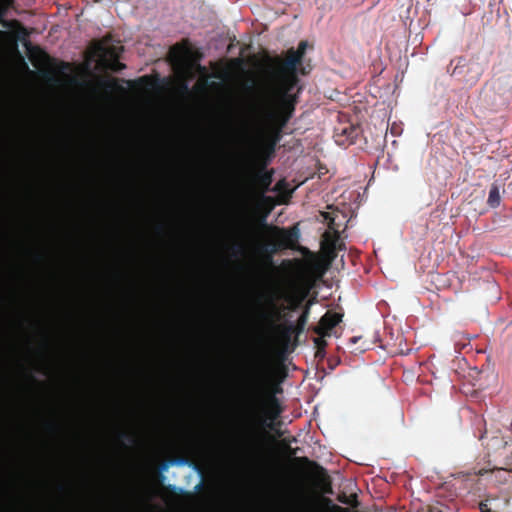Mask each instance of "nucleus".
<instances>
[{
  "label": "nucleus",
  "mask_w": 512,
  "mask_h": 512,
  "mask_svg": "<svg viewBox=\"0 0 512 512\" xmlns=\"http://www.w3.org/2000/svg\"><path fill=\"white\" fill-rule=\"evenodd\" d=\"M307 46L308 42L302 40L299 42L297 49L290 48L287 50L284 59L279 56L270 59L272 64L276 67V98L289 99L294 102H298L301 88L299 87L296 93H293L292 91L299 84L300 80L297 75V68L302 63Z\"/></svg>",
  "instance_id": "f257e3e1"
},
{
  "label": "nucleus",
  "mask_w": 512,
  "mask_h": 512,
  "mask_svg": "<svg viewBox=\"0 0 512 512\" xmlns=\"http://www.w3.org/2000/svg\"><path fill=\"white\" fill-rule=\"evenodd\" d=\"M297 103L289 99L275 97V105L265 114L268 127L261 142L263 153L268 156L274 154L276 146L282 138L283 129L294 115Z\"/></svg>",
  "instance_id": "f03ea898"
},
{
  "label": "nucleus",
  "mask_w": 512,
  "mask_h": 512,
  "mask_svg": "<svg viewBox=\"0 0 512 512\" xmlns=\"http://www.w3.org/2000/svg\"><path fill=\"white\" fill-rule=\"evenodd\" d=\"M25 431L22 415L16 413L4 396H0V439H15Z\"/></svg>",
  "instance_id": "7ed1b4c3"
},
{
  "label": "nucleus",
  "mask_w": 512,
  "mask_h": 512,
  "mask_svg": "<svg viewBox=\"0 0 512 512\" xmlns=\"http://www.w3.org/2000/svg\"><path fill=\"white\" fill-rule=\"evenodd\" d=\"M262 226L272 232L273 236L277 239L275 243H268L262 245L260 250L262 252L275 253L282 249H295L300 237V231L297 226L289 229L279 228L277 226H267L264 222Z\"/></svg>",
  "instance_id": "20e7f679"
},
{
  "label": "nucleus",
  "mask_w": 512,
  "mask_h": 512,
  "mask_svg": "<svg viewBox=\"0 0 512 512\" xmlns=\"http://www.w3.org/2000/svg\"><path fill=\"white\" fill-rule=\"evenodd\" d=\"M110 42L111 36H105L94 44L95 52L103 62L107 61L106 58H119L123 51L122 45H113Z\"/></svg>",
  "instance_id": "39448f33"
},
{
  "label": "nucleus",
  "mask_w": 512,
  "mask_h": 512,
  "mask_svg": "<svg viewBox=\"0 0 512 512\" xmlns=\"http://www.w3.org/2000/svg\"><path fill=\"white\" fill-rule=\"evenodd\" d=\"M342 317L340 313L327 311L312 330L316 335L330 336L332 329L342 321Z\"/></svg>",
  "instance_id": "423d86ee"
},
{
  "label": "nucleus",
  "mask_w": 512,
  "mask_h": 512,
  "mask_svg": "<svg viewBox=\"0 0 512 512\" xmlns=\"http://www.w3.org/2000/svg\"><path fill=\"white\" fill-rule=\"evenodd\" d=\"M264 369L261 365H253L250 374L249 391L252 400L258 401L262 395L264 388Z\"/></svg>",
  "instance_id": "0eeeda50"
},
{
  "label": "nucleus",
  "mask_w": 512,
  "mask_h": 512,
  "mask_svg": "<svg viewBox=\"0 0 512 512\" xmlns=\"http://www.w3.org/2000/svg\"><path fill=\"white\" fill-rule=\"evenodd\" d=\"M283 409L282 406L278 400V398L275 395H269L266 398L265 401V415L270 421L276 420L280 414L282 413Z\"/></svg>",
  "instance_id": "6e6552de"
},
{
  "label": "nucleus",
  "mask_w": 512,
  "mask_h": 512,
  "mask_svg": "<svg viewBox=\"0 0 512 512\" xmlns=\"http://www.w3.org/2000/svg\"><path fill=\"white\" fill-rule=\"evenodd\" d=\"M268 307L269 311H262L260 313V318L266 321H272L274 318H278L280 315V311L274 299H270L268 301Z\"/></svg>",
  "instance_id": "1a4fd4ad"
},
{
  "label": "nucleus",
  "mask_w": 512,
  "mask_h": 512,
  "mask_svg": "<svg viewBox=\"0 0 512 512\" xmlns=\"http://www.w3.org/2000/svg\"><path fill=\"white\" fill-rule=\"evenodd\" d=\"M311 303H312L311 301L308 302V304L304 307L301 315L299 316V318L297 320V323L295 326V331L297 334L302 333L305 329V326H306L308 318H309Z\"/></svg>",
  "instance_id": "9d476101"
},
{
  "label": "nucleus",
  "mask_w": 512,
  "mask_h": 512,
  "mask_svg": "<svg viewBox=\"0 0 512 512\" xmlns=\"http://www.w3.org/2000/svg\"><path fill=\"white\" fill-rule=\"evenodd\" d=\"M256 176L260 187L267 190L273 181V171L260 170Z\"/></svg>",
  "instance_id": "9b49d317"
},
{
  "label": "nucleus",
  "mask_w": 512,
  "mask_h": 512,
  "mask_svg": "<svg viewBox=\"0 0 512 512\" xmlns=\"http://www.w3.org/2000/svg\"><path fill=\"white\" fill-rule=\"evenodd\" d=\"M500 201H501V196H500L499 187L497 184L493 183L491 185V188L489 191L487 203L490 207L496 208L500 205Z\"/></svg>",
  "instance_id": "f8f14e48"
},
{
  "label": "nucleus",
  "mask_w": 512,
  "mask_h": 512,
  "mask_svg": "<svg viewBox=\"0 0 512 512\" xmlns=\"http://www.w3.org/2000/svg\"><path fill=\"white\" fill-rule=\"evenodd\" d=\"M306 296L307 292H304L301 295H291L287 297L286 300L289 302V309L292 311L297 310L302 305V302L305 300Z\"/></svg>",
  "instance_id": "ddd939ff"
},
{
  "label": "nucleus",
  "mask_w": 512,
  "mask_h": 512,
  "mask_svg": "<svg viewBox=\"0 0 512 512\" xmlns=\"http://www.w3.org/2000/svg\"><path fill=\"white\" fill-rule=\"evenodd\" d=\"M326 336H319L317 335L316 338L313 339L316 351L317 357H323L325 354V349L327 347V341L325 340Z\"/></svg>",
  "instance_id": "4468645a"
},
{
  "label": "nucleus",
  "mask_w": 512,
  "mask_h": 512,
  "mask_svg": "<svg viewBox=\"0 0 512 512\" xmlns=\"http://www.w3.org/2000/svg\"><path fill=\"white\" fill-rule=\"evenodd\" d=\"M102 88H104L107 92L111 91H123V87L118 84V79L112 78L108 80H104L100 82Z\"/></svg>",
  "instance_id": "2eb2a0df"
},
{
  "label": "nucleus",
  "mask_w": 512,
  "mask_h": 512,
  "mask_svg": "<svg viewBox=\"0 0 512 512\" xmlns=\"http://www.w3.org/2000/svg\"><path fill=\"white\" fill-rule=\"evenodd\" d=\"M104 63L108 69H110L114 72H119L126 68V65L119 61V58L109 59V60L105 61Z\"/></svg>",
  "instance_id": "dca6fc26"
},
{
  "label": "nucleus",
  "mask_w": 512,
  "mask_h": 512,
  "mask_svg": "<svg viewBox=\"0 0 512 512\" xmlns=\"http://www.w3.org/2000/svg\"><path fill=\"white\" fill-rule=\"evenodd\" d=\"M127 84H129V85L137 84L140 87L148 88V87L152 86V81L149 78V76H142L135 81H127Z\"/></svg>",
  "instance_id": "f3484780"
},
{
  "label": "nucleus",
  "mask_w": 512,
  "mask_h": 512,
  "mask_svg": "<svg viewBox=\"0 0 512 512\" xmlns=\"http://www.w3.org/2000/svg\"><path fill=\"white\" fill-rule=\"evenodd\" d=\"M117 438L121 442H123L124 440H128L130 442L133 441V438H132L131 434L126 432V431H122V430L118 431Z\"/></svg>",
  "instance_id": "a211bd4d"
},
{
  "label": "nucleus",
  "mask_w": 512,
  "mask_h": 512,
  "mask_svg": "<svg viewBox=\"0 0 512 512\" xmlns=\"http://www.w3.org/2000/svg\"><path fill=\"white\" fill-rule=\"evenodd\" d=\"M356 132H357V129H356V128H354V127H350L349 131H348V129H344V130H343V133H344V134H347V137H348L349 139H351V140H352V139L354 138V136L356 135Z\"/></svg>",
  "instance_id": "6ab92c4d"
},
{
  "label": "nucleus",
  "mask_w": 512,
  "mask_h": 512,
  "mask_svg": "<svg viewBox=\"0 0 512 512\" xmlns=\"http://www.w3.org/2000/svg\"><path fill=\"white\" fill-rule=\"evenodd\" d=\"M294 461L304 465L311 464V461L307 457H294Z\"/></svg>",
  "instance_id": "aec40b11"
},
{
  "label": "nucleus",
  "mask_w": 512,
  "mask_h": 512,
  "mask_svg": "<svg viewBox=\"0 0 512 512\" xmlns=\"http://www.w3.org/2000/svg\"><path fill=\"white\" fill-rule=\"evenodd\" d=\"M249 456L254 457L257 453V447L254 442H251L248 450Z\"/></svg>",
  "instance_id": "412c9836"
},
{
  "label": "nucleus",
  "mask_w": 512,
  "mask_h": 512,
  "mask_svg": "<svg viewBox=\"0 0 512 512\" xmlns=\"http://www.w3.org/2000/svg\"><path fill=\"white\" fill-rule=\"evenodd\" d=\"M298 448H292L290 446H287V451L289 453L290 457H294L297 453Z\"/></svg>",
  "instance_id": "4be33fe9"
},
{
  "label": "nucleus",
  "mask_w": 512,
  "mask_h": 512,
  "mask_svg": "<svg viewBox=\"0 0 512 512\" xmlns=\"http://www.w3.org/2000/svg\"><path fill=\"white\" fill-rule=\"evenodd\" d=\"M46 426L51 431H56L58 429V426L53 422H48Z\"/></svg>",
  "instance_id": "5701e85b"
},
{
  "label": "nucleus",
  "mask_w": 512,
  "mask_h": 512,
  "mask_svg": "<svg viewBox=\"0 0 512 512\" xmlns=\"http://www.w3.org/2000/svg\"><path fill=\"white\" fill-rule=\"evenodd\" d=\"M361 340H362L361 336H354V337L350 338V344H357Z\"/></svg>",
  "instance_id": "b1692460"
},
{
  "label": "nucleus",
  "mask_w": 512,
  "mask_h": 512,
  "mask_svg": "<svg viewBox=\"0 0 512 512\" xmlns=\"http://www.w3.org/2000/svg\"><path fill=\"white\" fill-rule=\"evenodd\" d=\"M332 508H333L334 510L338 511V512H348V510H347V509L342 508V507H340V506H338V505H333V506H332Z\"/></svg>",
  "instance_id": "393cba45"
},
{
  "label": "nucleus",
  "mask_w": 512,
  "mask_h": 512,
  "mask_svg": "<svg viewBox=\"0 0 512 512\" xmlns=\"http://www.w3.org/2000/svg\"><path fill=\"white\" fill-rule=\"evenodd\" d=\"M338 501L341 502V503H344V504H348V500H347L345 495L339 496L338 497Z\"/></svg>",
  "instance_id": "a878e982"
},
{
  "label": "nucleus",
  "mask_w": 512,
  "mask_h": 512,
  "mask_svg": "<svg viewBox=\"0 0 512 512\" xmlns=\"http://www.w3.org/2000/svg\"><path fill=\"white\" fill-rule=\"evenodd\" d=\"M365 350H366V348H365V347H360V348H355L352 352H354V353H357V352L362 353V352H364Z\"/></svg>",
  "instance_id": "bb28decb"
},
{
  "label": "nucleus",
  "mask_w": 512,
  "mask_h": 512,
  "mask_svg": "<svg viewBox=\"0 0 512 512\" xmlns=\"http://www.w3.org/2000/svg\"><path fill=\"white\" fill-rule=\"evenodd\" d=\"M48 346H49V342H48L47 337L45 336V337H44V340H43V347H44L45 349H47V348H48Z\"/></svg>",
  "instance_id": "cd10ccee"
},
{
  "label": "nucleus",
  "mask_w": 512,
  "mask_h": 512,
  "mask_svg": "<svg viewBox=\"0 0 512 512\" xmlns=\"http://www.w3.org/2000/svg\"><path fill=\"white\" fill-rule=\"evenodd\" d=\"M486 508H487L486 504H483V503L480 504V509L482 512H486Z\"/></svg>",
  "instance_id": "c85d7f7f"
},
{
  "label": "nucleus",
  "mask_w": 512,
  "mask_h": 512,
  "mask_svg": "<svg viewBox=\"0 0 512 512\" xmlns=\"http://www.w3.org/2000/svg\"><path fill=\"white\" fill-rule=\"evenodd\" d=\"M457 70H458V66H457V67H455V69H454V70H453V72H452V75H457V74H458V71H457ZM459 73H461V71H459Z\"/></svg>",
  "instance_id": "c756f323"
},
{
  "label": "nucleus",
  "mask_w": 512,
  "mask_h": 512,
  "mask_svg": "<svg viewBox=\"0 0 512 512\" xmlns=\"http://www.w3.org/2000/svg\"><path fill=\"white\" fill-rule=\"evenodd\" d=\"M237 248H238V249H237V251H238V252H241V253H242V252H243V250H244V249H243V247H242V245H238V246H237Z\"/></svg>",
  "instance_id": "7c9ffc66"
},
{
  "label": "nucleus",
  "mask_w": 512,
  "mask_h": 512,
  "mask_svg": "<svg viewBox=\"0 0 512 512\" xmlns=\"http://www.w3.org/2000/svg\"><path fill=\"white\" fill-rule=\"evenodd\" d=\"M479 76H480V72H477L476 77L474 78V82L479 79Z\"/></svg>",
  "instance_id": "2f4dec72"
},
{
  "label": "nucleus",
  "mask_w": 512,
  "mask_h": 512,
  "mask_svg": "<svg viewBox=\"0 0 512 512\" xmlns=\"http://www.w3.org/2000/svg\"><path fill=\"white\" fill-rule=\"evenodd\" d=\"M158 230H162L163 229V226L162 225H158Z\"/></svg>",
  "instance_id": "473e14b6"
},
{
  "label": "nucleus",
  "mask_w": 512,
  "mask_h": 512,
  "mask_svg": "<svg viewBox=\"0 0 512 512\" xmlns=\"http://www.w3.org/2000/svg\"><path fill=\"white\" fill-rule=\"evenodd\" d=\"M292 329H293L292 325L288 327V331H291Z\"/></svg>",
  "instance_id": "72a5a7b5"
}]
</instances>
